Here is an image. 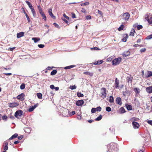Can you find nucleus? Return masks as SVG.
I'll list each match as a JSON object with an SVG mask.
<instances>
[{
	"mask_svg": "<svg viewBox=\"0 0 152 152\" xmlns=\"http://www.w3.org/2000/svg\"><path fill=\"white\" fill-rule=\"evenodd\" d=\"M26 17L27 20L28 22H30V19L29 18L28 16L27 15V14H26V15H25Z\"/></svg>",
	"mask_w": 152,
	"mask_h": 152,
	"instance_id": "51",
	"label": "nucleus"
},
{
	"mask_svg": "<svg viewBox=\"0 0 152 152\" xmlns=\"http://www.w3.org/2000/svg\"><path fill=\"white\" fill-rule=\"evenodd\" d=\"M28 6L31 10H33L34 9V7H33L32 6V5L31 4H30V5H28Z\"/></svg>",
	"mask_w": 152,
	"mask_h": 152,
	"instance_id": "55",
	"label": "nucleus"
},
{
	"mask_svg": "<svg viewBox=\"0 0 152 152\" xmlns=\"http://www.w3.org/2000/svg\"><path fill=\"white\" fill-rule=\"evenodd\" d=\"M96 111V109L94 108H93L91 110V112L92 113H94Z\"/></svg>",
	"mask_w": 152,
	"mask_h": 152,
	"instance_id": "43",
	"label": "nucleus"
},
{
	"mask_svg": "<svg viewBox=\"0 0 152 152\" xmlns=\"http://www.w3.org/2000/svg\"><path fill=\"white\" fill-rule=\"evenodd\" d=\"M86 18L87 20H90L91 19V17L90 15H88L86 16Z\"/></svg>",
	"mask_w": 152,
	"mask_h": 152,
	"instance_id": "58",
	"label": "nucleus"
},
{
	"mask_svg": "<svg viewBox=\"0 0 152 152\" xmlns=\"http://www.w3.org/2000/svg\"><path fill=\"white\" fill-rule=\"evenodd\" d=\"M3 120H6L7 118V116L6 115H4L2 117Z\"/></svg>",
	"mask_w": 152,
	"mask_h": 152,
	"instance_id": "53",
	"label": "nucleus"
},
{
	"mask_svg": "<svg viewBox=\"0 0 152 152\" xmlns=\"http://www.w3.org/2000/svg\"><path fill=\"white\" fill-rule=\"evenodd\" d=\"M25 88V85L24 84H22L20 86V88L22 90L24 89Z\"/></svg>",
	"mask_w": 152,
	"mask_h": 152,
	"instance_id": "39",
	"label": "nucleus"
},
{
	"mask_svg": "<svg viewBox=\"0 0 152 152\" xmlns=\"http://www.w3.org/2000/svg\"><path fill=\"white\" fill-rule=\"evenodd\" d=\"M110 148L109 149L110 152H116L118 150L116 143H111L110 144Z\"/></svg>",
	"mask_w": 152,
	"mask_h": 152,
	"instance_id": "1",
	"label": "nucleus"
},
{
	"mask_svg": "<svg viewBox=\"0 0 152 152\" xmlns=\"http://www.w3.org/2000/svg\"><path fill=\"white\" fill-rule=\"evenodd\" d=\"M32 40L34 41V42H37L40 40V39H32Z\"/></svg>",
	"mask_w": 152,
	"mask_h": 152,
	"instance_id": "41",
	"label": "nucleus"
},
{
	"mask_svg": "<svg viewBox=\"0 0 152 152\" xmlns=\"http://www.w3.org/2000/svg\"><path fill=\"white\" fill-rule=\"evenodd\" d=\"M119 111L120 113H123L125 112V111L124 108L121 107Z\"/></svg>",
	"mask_w": 152,
	"mask_h": 152,
	"instance_id": "25",
	"label": "nucleus"
},
{
	"mask_svg": "<svg viewBox=\"0 0 152 152\" xmlns=\"http://www.w3.org/2000/svg\"><path fill=\"white\" fill-rule=\"evenodd\" d=\"M50 88L52 89H54L55 87L53 85H51L50 86Z\"/></svg>",
	"mask_w": 152,
	"mask_h": 152,
	"instance_id": "59",
	"label": "nucleus"
},
{
	"mask_svg": "<svg viewBox=\"0 0 152 152\" xmlns=\"http://www.w3.org/2000/svg\"><path fill=\"white\" fill-rule=\"evenodd\" d=\"M148 21L149 23H152V17L148 19Z\"/></svg>",
	"mask_w": 152,
	"mask_h": 152,
	"instance_id": "47",
	"label": "nucleus"
},
{
	"mask_svg": "<svg viewBox=\"0 0 152 152\" xmlns=\"http://www.w3.org/2000/svg\"><path fill=\"white\" fill-rule=\"evenodd\" d=\"M139 120V119L135 117H133L131 119V120L132 121H137Z\"/></svg>",
	"mask_w": 152,
	"mask_h": 152,
	"instance_id": "27",
	"label": "nucleus"
},
{
	"mask_svg": "<svg viewBox=\"0 0 152 152\" xmlns=\"http://www.w3.org/2000/svg\"><path fill=\"white\" fill-rule=\"evenodd\" d=\"M132 125L133 128L135 129H138L140 126V125L137 122L135 121L132 122Z\"/></svg>",
	"mask_w": 152,
	"mask_h": 152,
	"instance_id": "8",
	"label": "nucleus"
},
{
	"mask_svg": "<svg viewBox=\"0 0 152 152\" xmlns=\"http://www.w3.org/2000/svg\"><path fill=\"white\" fill-rule=\"evenodd\" d=\"M98 13L100 15L102 16V12L101 11H100L99 10H98Z\"/></svg>",
	"mask_w": 152,
	"mask_h": 152,
	"instance_id": "57",
	"label": "nucleus"
},
{
	"mask_svg": "<svg viewBox=\"0 0 152 152\" xmlns=\"http://www.w3.org/2000/svg\"><path fill=\"white\" fill-rule=\"evenodd\" d=\"M41 15L42 16L43 19H44L45 20H46V17L44 13L41 14Z\"/></svg>",
	"mask_w": 152,
	"mask_h": 152,
	"instance_id": "37",
	"label": "nucleus"
},
{
	"mask_svg": "<svg viewBox=\"0 0 152 152\" xmlns=\"http://www.w3.org/2000/svg\"><path fill=\"white\" fill-rule=\"evenodd\" d=\"M109 102L110 103H112L114 102V99L113 96H111L110 97Z\"/></svg>",
	"mask_w": 152,
	"mask_h": 152,
	"instance_id": "31",
	"label": "nucleus"
},
{
	"mask_svg": "<svg viewBox=\"0 0 152 152\" xmlns=\"http://www.w3.org/2000/svg\"><path fill=\"white\" fill-rule=\"evenodd\" d=\"M121 58L120 57L115 58L112 61V64L114 66L117 65L121 62Z\"/></svg>",
	"mask_w": 152,
	"mask_h": 152,
	"instance_id": "3",
	"label": "nucleus"
},
{
	"mask_svg": "<svg viewBox=\"0 0 152 152\" xmlns=\"http://www.w3.org/2000/svg\"><path fill=\"white\" fill-rule=\"evenodd\" d=\"M57 72V71L56 70H53L51 72L50 75H56Z\"/></svg>",
	"mask_w": 152,
	"mask_h": 152,
	"instance_id": "28",
	"label": "nucleus"
},
{
	"mask_svg": "<svg viewBox=\"0 0 152 152\" xmlns=\"http://www.w3.org/2000/svg\"><path fill=\"white\" fill-rule=\"evenodd\" d=\"M133 79V77L131 76L127 78V81L128 83H132V80Z\"/></svg>",
	"mask_w": 152,
	"mask_h": 152,
	"instance_id": "22",
	"label": "nucleus"
},
{
	"mask_svg": "<svg viewBox=\"0 0 152 152\" xmlns=\"http://www.w3.org/2000/svg\"><path fill=\"white\" fill-rule=\"evenodd\" d=\"M137 28L138 30H140L142 28V26L141 25H139L137 26Z\"/></svg>",
	"mask_w": 152,
	"mask_h": 152,
	"instance_id": "48",
	"label": "nucleus"
},
{
	"mask_svg": "<svg viewBox=\"0 0 152 152\" xmlns=\"http://www.w3.org/2000/svg\"><path fill=\"white\" fill-rule=\"evenodd\" d=\"M24 34V33L23 32H20L17 34V37L18 38H19L23 37Z\"/></svg>",
	"mask_w": 152,
	"mask_h": 152,
	"instance_id": "15",
	"label": "nucleus"
},
{
	"mask_svg": "<svg viewBox=\"0 0 152 152\" xmlns=\"http://www.w3.org/2000/svg\"><path fill=\"white\" fill-rule=\"evenodd\" d=\"M8 143L6 142H5L4 143V149L5 151H7L8 150V147L7 146Z\"/></svg>",
	"mask_w": 152,
	"mask_h": 152,
	"instance_id": "18",
	"label": "nucleus"
},
{
	"mask_svg": "<svg viewBox=\"0 0 152 152\" xmlns=\"http://www.w3.org/2000/svg\"><path fill=\"white\" fill-rule=\"evenodd\" d=\"M52 8H50L48 10V12L49 14V15H50L51 17L53 19H56V17L53 14L52 12Z\"/></svg>",
	"mask_w": 152,
	"mask_h": 152,
	"instance_id": "6",
	"label": "nucleus"
},
{
	"mask_svg": "<svg viewBox=\"0 0 152 152\" xmlns=\"http://www.w3.org/2000/svg\"><path fill=\"white\" fill-rule=\"evenodd\" d=\"M75 66V65H72L68 66H66L64 67V69H70L72 68Z\"/></svg>",
	"mask_w": 152,
	"mask_h": 152,
	"instance_id": "21",
	"label": "nucleus"
},
{
	"mask_svg": "<svg viewBox=\"0 0 152 152\" xmlns=\"http://www.w3.org/2000/svg\"><path fill=\"white\" fill-rule=\"evenodd\" d=\"M53 68V67H50V66H48V67L47 68V70H50V69H52Z\"/></svg>",
	"mask_w": 152,
	"mask_h": 152,
	"instance_id": "62",
	"label": "nucleus"
},
{
	"mask_svg": "<svg viewBox=\"0 0 152 152\" xmlns=\"http://www.w3.org/2000/svg\"><path fill=\"white\" fill-rule=\"evenodd\" d=\"M100 96L103 99H104L106 97L107 93L105 88H103L101 89Z\"/></svg>",
	"mask_w": 152,
	"mask_h": 152,
	"instance_id": "2",
	"label": "nucleus"
},
{
	"mask_svg": "<svg viewBox=\"0 0 152 152\" xmlns=\"http://www.w3.org/2000/svg\"><path fill=\"white\" fill-rule=\"evenodd\" d=\"M103 62V60H101L100 61H97L95 62L94 64V65L100 64H102Z\"/></svg>",
	"mask_w": 152,
	"mask_h": 152,
	"instance_id": "20",
	"label": "nucleus"
},
{
	"mask_svg": "<svg viewBox=\"0 0 152 152\" xmlns=\"http://www.w3.org/2000/svg\"><path fill=\"white\" fill-rule=\"evenodd\" d=\"M19 105V104L17 102H13L10 103L9 104V106L10 107H17Z\"/></svg>",
	"mask_w": 152,
	"mask_h": 152,
	"instance_id": "10",
	"label": "nucleus"
},
{
	"mask_svg": "<svg viewBox=\"0 0 152 152\" xmlns=\"http://www.w3.org/2000/svg\"><path fill=\"white\" fill-rule=\"evenodd\" d=\"M147 122L149 124L152 125V120H148L147 121Z\"/></svg>",
	"mask_w": 152,
	"mask_h": 152,
	"instance_id": "56",
	"label": "nucleus"
},
{
	"mask_svg": "<svg viewBox=\"0 0 152 152\" xmlns=\"http://www.w3.org/2000/svg\"><path fill=\"white\" fill-rule=\"evenodd\" d=\"M63 16L64 17V18L69 20V17L67 16L65 14H63Z\"/></svg>",
	"mask_w": 152,
	"mask_h": 152,
	"instance_id": "54",
	"label": "nucleus"
},
{
	"mask_svg": "<svg viewBox=\"0 0 152 152\" xmlns=\"http://www.w3.org/2000/svg\"><path fill=\"white\" fill-rule=\"evenodd\" d=\"M102 118V116L101 115H100L98 117L95 119L96 121H99L101 120Z\"/></svg>",
	"mask_w": 152,
	"mask_h": 152,
	"instance_id": "36",
	"label": "nucleus"
},
{
	"mask_svg": "<svg viewBox=\"0 0 152 152\" xmlns=\"http://www.w3.org/2000/svg\"><path fill=\"white\" fill-rule=\"evenodd\" d=\"M91 50H99V48H98L97 47H94L93 48H91Z\"/></svg>",
	"mask_w": 152,
	"mask_h": 152,
	"instance_id": "49",
	"label": "nucleus"
},
{
	"mask_svg": "<svg viewBox=\"0 0 152 152\" xmlns=\"http://www.w3.org/2000/svg\"><path fill=\"white\" fill-rule=\"evenodd\" d=\"M31 10L34 17H35L36 16V14L34 9H33Z\"/></svg>",
	"mask_w": 152,
	"mask_h": 152,
	"instance_id": "34",
	"label": "nucleus"
},
{
	"mask_svg": "<svg viewBox=\"0 0 152 152\" xmlns=\"http://www.w3.org/2000/svg\"><path fill=\"white\" fill-rule=\"evenodd\" d=\"M38 47L40 48H43L45 47L44 45L39 44L38 45Z\"/></svg>",
	"mask_w": 152,
	"mask_h": 152,
	"instance_id": "46",
	"label": "nucleus"
},
{
	"mask_svg": "<svg viewBox=\"0 0 152 152\" xmlns=\"http://www.w3.org/2000/svg\"><path fill=\"white\" fill-rule=\"evenodd\" d=\"M115 87L117 88L119 86V81L118 80H117V78H116L115 80Z\"/></svg>",
	"mask_w": 152,
	"mask_h": 152,
	"instance_id": "17",
	"label": "nucleus"
},
{
	"mask_svg": "<svg viewBox=\"0 0 152 152\" xmlns=\"http://www.w3.org/2000/svg\"><path fill=\"white\" fill-rule=\"evenodd\" d=\"M84 103V101L82 100H78L76 102V104L77 106H81Z\"/></svg>",
	"mask_w": 152,
	"mask_h": 152,
	"instance_id": "9",
	"label": "nucleus"
},
{
	"mask_svg": "<svg viewBox=\"0 0 152 152\" xmlns=\"http://www.w3.org/2000/svg\"><path fill=\"white\" fill-rule=\"evenodd\" d=\"M130 54V52L128 50L124 52L123 53V55L124 57H126L129 56Z\"/></svg>",
	"mask_w": 152,
	"mask_h": 152,
	"instance_id": "14",
	"label": "nucleus"
},
{
	"mask_svg": "<svg viewBox=\"0 0 152 152\" xmlns=\"http://www.w3.org/2000/svg\"><path fill=\"white\" fill-rule=\"evenodd\" d=\"M126 108L128 110H132V107L131 106L129 105H126Z\"/></svg>",
	"mask_w": 152,
	"mask_h": 152,
	"instance_id": "32",
	"label": "nucleus"
},
{
	"mask_svg": "<svg viewBox=\"0 0 152 152\" xmlns=\"http://www.w3.org/2000/svg\"><path fill=\"white\" fill-rule=\"evenodd\" d=\"M39 13L41 15L44 13V12L42 11V9L39 10Z\"/></svg>",
	"mask_w": 152,
	"mask_h": 152,
	"instance_id": "60",
	"label": "nucleus"
},
{
	"mask_svg": "<svg viewBox=\"0 0 152 152\" xmlns=\"http://www.w3.org/2000/svg\"><path fill=\"white\" fill-rule=\"evenodd\" d=\"M83 74L85 75H89L91 76H92L93 75V73H91L90 72H84L83 73Z\"/></svg>",
	"mask_w": 152,
	"mask_h": 152,
	"instance_id": "23",
	"label": "nucleus"
},
{
	"mask_svg": "<svg viewBox=\"0 0 152 152\" xmlns=\"http://www.w3.org/2000/svg\"><path fill=\"white\" fill-rule=\"evenodd\" d=\"M18 136V134H15L9 138V140H11L13 138H15L17 137Z\"/></svg>",
	"mask_w": 152,
	"mask_h": 152,
	"instance_id": "24",
	"label": "nucleus"
},
{
	"mask_svg": "<svg viewBox=\"0 0 152 152\" xmlns=\"http://www.w3.org/2000/svg\"><path fill=\"white\" fill-rule=\"evenodd\" d=\"M116 102L117 104L121 105L122 104L121 99L120 97H118L116 98Z\"/></svg>",
	"mask_w": 152,
	"mask_h": 152,
	"instance_id": "13",
	"label": "nucleus"
},
{
	"mask_svg": "<svg viewBox=\"0 0 152 152\" xmlns=\"http://www.w3.org/2000/svg\"><path fill=\"white\" fill-rule=\"evenodd\" d=\"M53 24L54 25V26H55L56 27L58 28L59 29L60 28V27L59 26V25L58 24H57L56 23H53Z\"/></svg>",
	"mask_w": 152,
	"mask_h": 152,
	"instance_id": "50",
	"label": "nucleus"
},
{
	"mask_svg": "<svg viewBox=\"0 0 152 152\" xmlns=\"http://www.w3.org/2000/svg\"><path fill=\"white\" fill-rule=\"evenodd\" d=\"M72 18H76L75 15L74 13H72Z\"/></svg>",
	"mask_w": 152,
	"mask_h": 152,
	"instance_id": "61",
	"label": "nucleus"
},
{
	"mask_svg": "<svg viewBox=\"0 0 152 152\" xmlns=\"http://www.w3.org/2000/svg\"><path fill=\"white\" fill-rule=\"evenodd\" d=\"M146 49L145 48H142L140 50V51L141 53L144 52L146 51Z\"/></svg>",
	"mask_w": 152,
	"mask_h": 152,
	"instance_id": "44",
	"label": "nucleus"
},
{
	"mask_svg": "<svg viewBox=\"0 0 152 152\" xmlns=\"http://www.w3.org/2000/svg\"><path fill=\"white\" fill-rule=\"evenodd\" d=\"M38 104L34 105L33 106H30L28 109V111L29 112L33 111L38 106Z\"/></svg>",
	"mask_w": 152,
	"mask_h": 152,
	"instance_id": "7",
	"label": "nucleus"
},
{
	"mask_svg": "<svg viewBox=\"0 0 152 152\" xmlns=\"http://www.w3.org/2000/svg\"><path fill=\"white\" fill-rule=\"evenodd\" d=\"M130 14L128 12H126L124 13L122 16H121L122 17V19L125 20H128L130 17Z\"/></svg>",
	"mask_w": 152,
	"mask_h": 152,
	"instance_id": "4",
	"label": "nucleus"
},
{
	"mask_svg": "<svg viewBox=\"0 0 152 152\" xmlns=\"http://www.w3.org/2000/svg\"><path fill=\"white\" fill-rule=\"evenodd\" d=\"M75 114V111H73L72 112L70 113V115H74Z\"/></svg>",
	"mask_w": 152,
	"mask_h": 152,
	"instance_id": "64",
	"label": "nucleus"
},
{
	"mask_svg": "<svg viewBox=\"0 0 152 152\" xmlns=\"http://www.w3.org/2000/svg\"><path fill=\"white\" fill-rule=\"evenodd\" d=\"M77 88V86L75 85L74 86H69V88L71 90H74L75 89Z\"/></svg>",
	"mask_w": 152,
	"mask_h": 152,
	"instance_id": "30",
	"label": "nucleus"
},
{
	"mask_svg": "<svg viewBox=\"0 0 152 152\" xmlns=\"http://www.w3.org/2000/svg\"><path fill=\"white\" fill-rule=\"evenodd\" d=\"M61 19L63 21H64L65 23H66L67 24H68V25L69 24V23H68L69 22H68V21L67 20H66L64 18H62Z\"/></svg>",
	"mask_w": 152,
	"mask_h": 152,
	"instance_id": "42",
	"label": "nucleus"
},
{
	"mask_svg": "<svg viewBox=\"0 0 152 152\" xmlns=\"http://www.w3.org/2000/svg\"><path fill=\"white\" fill-rule=\"evenodd\" d=\"M37 96L39 99H42V95L40 93H38L37 94Z\"/></svg>",
	"mask_w": 152,
	"mask_h": 152,
	"instance_id": "29",
	"label": "nucleus"
},
{
	"mask_svg": "<svg viewBox=\"0 0 152 152\" xmlns=\"http://www.w3.org/2000/svg\"><path fill=\"white\" fill-rule=\"evenodd\" d=\"M134 91L135 92L136 94H138L140 92V90L139 88H135L134 89Z\"/></svg>",
	"mask_w": 152,
	"mask_h": 152,
	"instance_id": "19",
	"label": "nucleus"
},
{
	"mask_svg": "<svg viewBox=\"0 0 152 152\" xmlns=\"http://www.w3.org/2000/svg\"><path fill=\"white\" fill-rule=\"evenodd\" d=\"M96 111H100L101 110V107H98L96 108Z\"/></svg>",
	"mask_w": 152,
	"mask_h": 152,
	"instance_id": "45",
	"label": "nucleus"
},
{
	"mask_svg": "<svg viewBox=\"0 0 152 152\" xmlns=\"http://www.w3.org/2000/svg\"><path fill=\"white\" fill-rule=\"evenodd\" d=\"M147 72L148 75H145V78H148L152 76V72L151 71H148Z\"/></svg>",
	"mask_w": 152,
	"mask_h": 152,
	"instance_id": "16",
	"label": "nucleus"
},
{
	"mask_svg": "<svg viewBox=\"0 0 152 152\" xmlns=\"http://www.w3.org/2000/svg\"><path fill=\"white\" fill-rule=\"evenodd\" d=\"M135 32L134 30V29H132L130 32L129 35L131 36H133L134 35V34H135Z\"/></svg>",
	"mask_w": 152,
	"mask_h": 152,
	"instance_id": "26",
	"label": "nucleus"
},
{
	"mask_svg": "<svg viewBox=\"0 0 152 152\" xmlns=\"http://www.w3.org/2000/svg\"><path fill=\"white\" fill-rule=\"evenodd\" d=\"M146 91L147 92L149 93H152V86L147 87L146 88Z\"/></svg>",
	"mask_w": 152,
	"mask_h": 152,
	"instance_id": "12",
	"label": "nucleus"
},
{
	"mask_svg": "<svg viewBox=\"0 0 152 152\" xmlns=\"http://www.w3.org/2000/svg\"><path fill=\"white\" fill-rule=\"evenodd\" d=\"M15 47H14L12 48H10L9 49V50H10L11 51H12L13 50L15 49Z\"/></svg>",
	"mask_w": 152,
	"mask_h": 152,
	"instance_id": "63",
	"label": "nucleus"
},
{
	"mask_svg": "<svg viewBox=\"0 0 152 152\" xmlns=\"http://www.w3.org/2000/svg\"><path fill=\"white\" fill-rule=\"evenodd\" d=\"M77 96L78 97H83L84 95L83 94H81V93L78 92L77 94Z\"/></svg>",
	"mask_w": 152,
	"mask_h": 152,
	"instance_id": "33",
	"label": "nucleus"
},
{
	"mask_svg": "<svg viewBox=\"0 0 152 152\" xmlns=\"http://www.w3.org/2000/svg\"><path fill=\"white\" fill-rule=\"evenodd\" d=\"M81 12H82L84 13L85 14L86 13V9L84 8H82V10H81Z\"/></svg>",
	"mask_w": 152,
	"mask_h": 152,
	"instance_id": "52",
	"label": "nucleus"
},
{
	"mask_svg": "<svg viewBox=\"0 0 152 152\" xmlns=\"http://www.w3.org/2000/svg\"><path fill=\"white\" fill-rule=\"evenodd\" d=\"M24 96V94L23 93H22L19 95L17 97V98L18 99L23 100V98Z\"/></svg>",
	"mask_w": 152,
	"mask_h": 152,
	"instance_id": "11",
	"label": "nucleus"
},
{
	"mask_svg": "<svg viewBox=\"0 0 152 152\" xmlns=\"http://www.w3.org/2000/svg\"><path fill=\"white\" fill-rule=\"evenodd\" d=\"M111 109L109 107H107L106 108V110L108 112H110L111 111Z\"/></svg>",
	"mask_w": 152,
	"mask_h": 152,
	"instance_id": "38",
	"label": "nucleus"
},
{
	"mask_svg": "<svg viewBox=\"0 0 152 152\" xmlns=\"http://www.w3.org/2000/svg\"><path fill=\"white\" fill-rule=\"evenodd\" d=\"M89 3L88 2H86L84 3L81 4L80 5L81 6H83V5H88Z\"/></svg>",
	"mask_w": 152,
	"mask_h": 152,
	"instance_id": "40",
	"label": "nucleus"
},
{
	"mask_svg": "<svg viewBox=\"0 0 152 152\" xmlns=\"http://www.w3.org/2000/svg\"><path fill=\"white\" fill-rule=\"evenodd\" d=\"M22 113L23 112L21 110H18L15 113V116L17 118H20L22 115Z\"/></svg>",
	"mask_w": 152,
	"mask_h": 152,
	"instance_id": "5",
	"label": "nucleus"
},
{
	"mask_svg": "<svg viewBox=\"0 0 152 152\" xmlns=\"http://www.w3.org/2000/svg\"><path fill=\"white\" fill-rule=\"evenodd\" d=\"M124 27V26L123 25H121V26L118 28V30L119 31H121L123 30Z\"/></svg>",
	"mask_w": 152,
	"mask_h": 152,
	"instance_id": "35",
	"label": "nucleus"
}]
</instances>
